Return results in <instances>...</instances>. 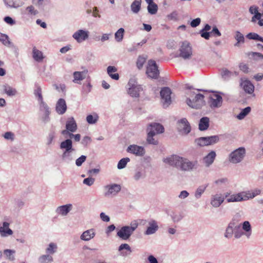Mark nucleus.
<instances>
[{"mask_svg":"<svg viewBox=\"0 0 263 263\" xmlns=\"http://www.w3.org/2000/svg\"><path fill=\"white\" fill-rule=\"evenodd\" d=\"M181 157L177 155H172L164 158L163 162L170 166L179 168Z\"/></svg>","mask_w":263,"mask_h":263,"instance_id":"obj_9","label":"nucleus"},{"mask_svg":"<svg viewBox=\"0 0 263 263\" xmlns=\"http://www.w3.org/2000/svg\"><path fill=\"white\" fill-rule=\"evenodd\" d=\"M9 223L8 222H4L2 226L0 227V235L2 237H6L13 234V231L10 229Z\"/></svg>","mask_w":263,"mask_h":263,"instance_id":"obj_24","label":"nucleus"},{"mask_svg":"<svg viewBox=\"0 0 263 263\" xmlns=\"http://www.w3.org/2000/svg\"><path fill=\"white\" fill-rule=\"evenodd\" d=\"M72 207L73 206L71 204L61 205L56 209L55 212L59 215L66 216L72 210Z\"/></svg>","mask_w":263,"mask_h":263,"instance_id":"obj_20","label":"nucleus"},{"mask_svg":"<svg viewBox=\"0 0 263 263\" xmlns=\"http://www.w3.org/2000/svg\"><path fill=\"white\" fill-rule=\"evenodd\" d=\"M54 138L55 133L54 132H51L50 133H49L48 136L47 138V145H49L51 144Z\"/></svg>","mask_w":263,"mask_h":263,"instance_id":"obj_61","label":"nucleus"},{"mask_svg":"<svg viewBox=\"0 0 263 263\" xmlns=\"http://www.w3.org/2000/svg\"><path fill=\"white\" fill-rule=\"evenodd\" d=\"M246 37L250 40H254L256 41H260L263 42V38L259 36L258 34L254 32L248 33Z\"/></svg>","mask_w":263,"mask_h":263,"instance_id":"obj_52","label":"nucleus"},{"mask_svg":"<svg viewBox=\"0 0 263 263\" xmlns=\"http://www.w3.org/2000/svg\"><path fill=\"white\" fill-rule=\"evenodd\" d=\"M206 145H212L217 143L219 140L218 136H212L205 137Z\"/></svg>","mask_w":263,"mask_h":263,"instance_id":"obj_40","label":"nucleus"},{"mask_svg":"<svg viewBox=\"0 0 263 263\" xmlns=\"http://www.w3.org/2000/svg\"><path fill=\"white\" fill-rule=\"evenodd\" d=\"M117 71V68L115 66H109L107 68V72L109 77L115 80H118L119 79V75L118 73H115Z\"/></svg>","mask_w":263,"mask_h":263,"instance_id":"obj_31","label":"nucleus"},{"mask_svg":"<svg viewBox=\"0 0 263 263\" xmlns=\"http://www.w3.org/2000/svg\"><path fill=\"white\" fill-rule=\"evenodd\" d=\"M14 134L11 132H6L3 135L5 139L11 141H13L14 140Z\"/></svg>","mask_w":263,"mask_h":263,"instance_id":"obj_59","label":"nucleus"},{"mask_svg":"<svg viewBox=\"0 0 263 263\" xmlns=\"http://www.w3.org/2000/svg\"><path fill=\"white\" fill-rule=\"evenodd\" d=\"M129 226L122 227L117 232V236L123 240H127L133 234Z\"/></svg>","mask_w":263,"mask_h":263,"instance_id":"obj_17","label":"nucleus"},{"mask_svg":"<svg viewBox=\"0 0 263 263\" xmlns=\"http://www.w3.org/2000/svg\"><path fill=\"white\" fill-rule=\"evenodd\" d=\"M228 227H230L232 229H236L237 228H240L241 223H239L237 220L233 219L229 223Z\"/></svg>","mask_w":263,"mask_h":263,"instance_id":"obj_57","label":"nucleus"},{"mask_svg":"<svg viewBox=\"0 0 263 263\" xmlns=\"http://www.w3.org/2000/svg\"><path fill=\"white\" fill-rule=\"evenodd\" d=\"M60 149L62 151L74 150L72 146V141L70 139H67L60 144Z\"/></svg>","mask_w":263,"mask_h":263,"instance_id":"obj_27","label":"nucleus"},{"mask_svg":"<svg viewBox=\"0 0 263 263\" xmlns=\"http://www.w3.org/2000/svg\"><path fill=\"white\" fill-rule=\"evenodd\" d=\"M241 86L245 92L249 94H252L254 91L253 84L249 80H246L242 81Z\"/></svg>","mask_w":263,"mask_h":263,"instance_id":"obj_26","label":"nucleus"},{"mask_svg":"<svg viewBox=\"0 0 263 263\" xmlns=\"http://www.w3.org/2000/svg\"><path fill=\"white\" fill-rule=\"evenodd\" d=\"M127 93L133 98H139L140 93L143 90L141 85L138 84L137 79L135 77L129 79L127 85Z\"/></svg>","mask_w":263,"mask_h":263,"instance_id":"obj_2","label":"nucleus"},{"mask_svg":"<svg viewBox=\"0 0 263 263\" xmlns=\"http://www.w3.org/2000/svg\"><path fill=\"white\" fill-rule=\"evenodd\" d=\"M193 55L192 50H174L171 53L172 58H179L183 60L190 59Z\"/></svg>","mask_w":263,"mask_h":263,"instance_id":"obj_11","label":"nucleus"},{"mask_svg":"<svg viewBox=\"0 0 263 263\" xmlns=\"http://www.w3.org/2000/svg\"><path fill=\"white\" fill-rule=\"evenodd\" d=\"M243 235L244 232L241 230H240V228H237L234 230V235L235 238L239 239Z\"/></svg>","mask_w":263,"mask_h":263,"instance_id":"obj_62","label":"nucleus"},{"mask_svg":"<svg viewBox=\"0 0 263 263\" xmlns=\"http://www.w3.org/2000/svg\"><path fill=\"white\" fill-rule=\"evenodd\" d=\"M178 129L181 134L187 135L191 132V126L186 118H182L178 121Z\"/></svg>","mask_w":263,"mask_h":263,"instance_id":"obj_12","label":"nucleus"},{"mask_svg":"<svg viewBox=\"0 0 263 263\" xmlns=\"http://www.w3.org/2000/svg\"><path fill=\"white\" fill-rule=\"evenodd\" d=\"M154 136V133L152 131H151L149 133L147 132L146 141L148 144L153 145L158 144V141L153 138Z\"/></svg>","mask_w":263,"mask_h":263,"instance_id":"obj_45","label":"nucleus"},{"mask_svg":"<svg viewBox=\"0 0 263 263\" xmlns=\"http://www.w3.org/2000/svg\"><path fill=\"white\" fill-rule=\"evenodd\" d=\"M222 103V98L218 94H213L210 97L209 104L212 108L220 107Z\"/></svg>","mask_w":263,"mask_h":263,"instance_id":"obj_13","label":"nucleus"},{"mask_svg":"<svg viewBox=\"0 0 263 263\" xmlns=\"http://www.w3.org/2000/svg\"><path fill=\"white\" fill-rule=\"evenodd\" d=\"M189 98L186 100V104L190 107L199 109L204 104V96L200 93H196L191 91L189 94Z\"/></svg>","mask_w":263,"mask_h":263,"instance_id":"obj_1","label":"nucleus"},{"mask_svg":"<svg viewBox=\"0 0 263 263\" xmlns=\"http://www.w3.org/2000/svg\"><path fill=\"white\" fill-rule=\"evenodd\" d=\"M239 68L241 71L245 73H248L249 71V68L247 64L241 63L239 65Z\"/></svg>","mask_w":263,"mask_h":263,"instance_id":"obj_64","label":"nucleus"},{"mask_svg":"<svg viewBox=\"0 0 263 263\" xmlns=\"http://www.w3.org/2000/svg\"><path fill=\"white\" fill-rule=\"evenodd\" d=\"M241 196L240 193L231 195L227 197V200L228 202L241 201H243V198L241 197Z\"/></svg>","mask_w":263,"mask_h":263,"instance_id":"obj_36","label":"nucleus"},{"mask_svg":"<svg viewBox=\"0 0 263 263\" xmlns=\"http://www.w3.org/2000/svg\"><path fill=\"white\" fill-rule=\"evenodd\" d=\"M198 167L197 161H190L188 159L181 157L178 170L184 172H191Z\"/></svg>","mask_w":263,"mask_h":263,"instance_id":"obj_3","label":"nucleus"},{"mask_svg":"<svg viewBox=\"0 0 263 263\" xmlns=\"http://www.w3.org/2000/svg\"><path fill=\"white\" fill-rule=\"evenodd\" d=\"M0 41L2 42L5 45H8L10 44V42L9 41L8 36L2 33H0Z\"/></svg>","mask_w":263,"mask_h":263,"instance_id":"obj_58","label":"nucleus"},{"mask_svg":"<svg viewBox=\"0 0 263 263\" xmlns=\"http://www.w3.org/2000/svg\"><path fill=\"white\" fill-rule=\"evenodd\" d=\"M99 116L96 113L93 115H89L86 117V121L90 124H93L97 122Z\"/></svg>","mask_w":263,"mask_h":263,"instance_id":"obj_42","label":"nucleus"},{"mask_svg":"<svg viewBox=\"0 0 263 263\" xmlns=\"http://www.w3.org/2000/svg\"><path fill=\"white\" fill-rule=\"evenodd\" d=\"M127 152L137 156H143L145 153V151L143 147L135 144L130 145L128 146Z\"/></svg>","mask_w":263,"mask_h":263,"instance_id":"obj_14","label":"nucleus"},{"mask_svg":"<svg viewBox=\"0 0 263 263\" xmlns=\"http://www.w3.org/2000/svg\"><path fill=\"white\" fill-rule=\"evenodd\" d=\"M208 187V185L204 184L199 186L198 187L194 193V197L196 199H200L202 195L204 193L205 191L206 190V187Z\"/></svg>","mask_w":263,"mask_h":263,"instance_id":"obj_32","label":"nucleus"},{"mask_svg":"<svg viewBox=\"0 0 263 263\" xmlns=\"http://www.w3.org/2000/svg\"><path fill=\"white\" fill-rule=\"evenodd\" d=\"M89 36V32L83 30H79L72 35L73 37L79 43L86 40Z\"/></svg>","mask_w":263,"mask_h":263,"instance_id":"obj_19","label":"nucleus"},{"mask_svg":"<svg viewBox=\"0 0 263 263\" xmlns=\"http://www.w3.org/2000/svg\"><path fill=\"white\" fill-rule=\"evenodd\" d=\"M2 88L4 92L9 97H13L17 94L16 89L7 84L2 85Z\"/></svg>","mask_w":263,"mask_h":263,"instance_id":"obj_28","label":"nucleus"},{"mask_svg":"<svg viewBox=\"0 0 263 263\" xmlns=\"http://www.w3.org/2000/svg\"><path fill=\"white\" fill-rule=\"evenodd\" d=\"M209 126V119L208 117L202 118L199 121V129L203 131L208 129Z\"/></svg>","mask_w":263,"mask_h":263,"instance_id":"obj_33","label":"nucleus"},{"mask_svg":"<svg viewBox=\"0 0 263 263\" xmlns=\"http://www.w3.org/2000/svg\"><path fill=\"white\" fill-rule=\"evenodd\" d=\"M251 107H247L242 109L240 112L237 116V118L239 120L243 119L251 111Z\"/></svg>","mask_w":263,"mask_h":263,"instance_id":"obj_46","label":"nucleus"},{"mask_svg":"<svg viewBox=\"0 0 263 263\" xmlns=\"http://www.w3.org/2000/svg\"><path fill=\"white\" fill-rule=\"evenodd\" d=\"M224 198L220 194H216L211 196L210 203L214 208H218L224 201Z\"/></svg>","mask_w":263,"mask_h":263,"instance_id":"obj_18","label":"nucleus"},{"mask_svg":"<svg viewBox=\"0 0 263 263\" xmlns=\"http://www.w3.org/2000/svg\"><path fill=\"white\" fill-rule=\"evenodd\" d=\"M168 21H176L178 20V14L176 11H174L166 16Z\"/></svg>","mask_w":263,"mask_h":263,"instance_id":"obj_55","label":"nucleus"},{"mask_svg":"<svg viewBox=\"0 0 263 263\" xmlns=\"http://www.w3.org/2000/svg\"><path fill=\"white\" fill-rule=\"evenodd\" d=\"M95 235V230L93 229H90L84 231L80 236V239L82 240L88 241L93 238Z\"/></svg>","mask_w":263,"mask_h":263,"instance_id":"obj_25","label":"nucleus"},{"mask_svg":"<svg viewBox=\"0 0 263 263\" xmlns=\"http://www.w3.org/2000/svg\"><path fill=\"white\" fill-rule=\"evenodd\" d=\"M216 157V152L214 151H211L202 159L203 163L206 167L210 166L214 162Z\"/></svg>","mask_w":263,"mask_h":263,"instance_id":"obj_21","label":"nucleus"},{"mask_svg":"<svg viewBox=\"0 0 263 263\" xmlns=\"http://www.w3.org/2000/svg\"><path fill=\"white\" fill-rule=\"evenodd\" d=\"M248 56L250 60L255 61H259L263 60V54L256 52H250L248 53Z\"/></svg>","mask_w":263,"mask_h":263,"instance_id":"obj_34","label":"nucleus"},{"mask_svg":"<svg viewBox=\"0 0 263 263\" xmlns=\"http://www.w3.org/2000/svg\"><path fill=\"white\" fill-rule=\"evenodd\" d=\"M147 10L150 14H155L157 12L158 6L154 2L150 3V4H148Z\"/></svg>","mask_w":263,"mask_h":263,"instance_id":"obj_47","label":"nucleus"},{"mask_svg":"<svg viewBox=\"0 0 263 263\" xmlns=\"http://www.w3.org/2000/svg\"><path fill=\"white\" fill-rule=\"evenodd\" d=\"M130 159L129 158H124L121 159L118 162L117 167L119 170H121L125 167L127 163L129 162Z\"/></svg>","mask_w":263,"mask_h":263,"instance_id":"obj_51","label":"nucleus"},{"mask_svg":"<svg viewBox=\"0 0 263 263\" xmlns=\"http://www.w3.org/2000/svg\"><path fill=\"white\" fill-rule=\"evenodd\" d=\"M146 73L152 79H157L159 76V70L158 66L154 60H150L148 61L146 67Z\"/></svg>","mask_w":263,"mask_h":263,"instance_id":"obj_6","label":"nucleus"},{"mask_svg":"<svg viewBox=\"0 0 263 263\" xmlns=\"http://www.w3.org/2000/svg\"><path fill=\"white\" fill-rule=\"evenodd\" d=\"M147 59V56L145 54L139 55L138 57V58L137 59L136 65L139 69H141L143 67V65L145 63Z\"/></svg>","mask_w":263,"mask_h":263,"instance_id":"obj_37","label":"nucleus"},{"mask_svg":"<svg viewBox=\"0 0 263 263\" xmlns=\"http://www.w3.org/2000/svg\"><path fill=\"white\" fill-rule=\"evenodd\" d=\"M163 126L159 123H153L150 124L147 128V132L152 131L154 133V135L163 133L164 132Z\"/></svg>","mask_w":263,"mask_h":263,"instance_id":"obj_22","label":"nucleus"},{"mask_svg":"<svg viewBox=\"0 0 263 263\" xmlns=\"http://www.w3.org/2000/svg\"><path fill=\"white\" fill-rule=\"evenodd\" d=\"M181 157L177 155H172L164 158L163 162L170 166L179 168Z\"/></svg>","mask_w":263,"mask_h":263,"instance_id":"obj_10","label":"nucleus"},{"mask_svg":"<svg viewBox=\"0 0 263 263\" xmlns=\"http://www.w3.org/2000/svg\"><path fill=\"white\" fill-rule=\"evenodd\" d=\"M38 260L40 263H49L53 261V257L49 254L42 255Z\"/></svg>","mask_w":263,"mask_h":263,"instance_id":"obj_41","label":"nucleus"},{"mask_svg":"<svg viewBox=\"0 0 263 263\" xmlns=\"http://www.w3.org/2000/svg\"><path fill=\"white\" fill-rule=\"evenodd\" d=\"M220 75L224 80L228 81L233 76V72L227 68H223L220 71Z\"/></svg>","mask_w":263,"mask_h":263,"instance_id":"obj_35","label":"nucleus"},{"mask_svg":"<svg viewBox=\"0 0 263 263\" xmlns=\"http://www.w3.org/2000/svg\"><path fill=\"white\" fill-rule=\"evenodd\" d=\"M77 129V125L73 117H70L68 119L66 124V129L63 130L61 134L63 135H68L69 134L76 132Z\"/></svg>","mask_w":263,"mask_h":263,"instance_id":"obj_8","label":"nucleus"},{"mask_svg":"<svg viewBox=\"0 0 263 263\" xmlns=\"http://www.w3.org/2000/svg\"><path fill=\"white\" fill-rule=\"evenodd\" d=\"M26 11H28V14L31 15H35L37 13V11L34 9L33 6H29L26 9Z\"/></svg>","mask_w":263,"mask_h":263,"instance_id":"obj_63","label":"nucleus"},{"mask_svg":"<svg viewBox=\"0 0 263 263\" xmlns=\"http://www.w3.org/2000/svg\"><path fill=\"white\" fill-rule=\"evenodd\" d=\"M171 90L168 87H164L161 89L160 96L164 107H167L171 104Z\"/></svg>","mask_w":263,"mask_h":263,"instance_id":"obj_7","label":"nucleus"},{"mask_svg":"<svg viewBox=\"0 0 263 263\" xmlns=\"http://www.w3.org/2000/svg\"><path fill=\"white\" fill-rule=\"evenodd\" d=\"M124 29L122 28H120L115 34V40L117 42H121L123 37Z\"/></svg>","mask_w":263,"mask_h":263,"instance_id":"obj_50","label":"nucleus"},{"mask_svg":"<svg viewBox=\"0 0 263 263\" xmlns=\"http://www.w3.org/2000/svg\"><path fill=\"white\" fill-rule=\"evenodd\" d=\"M58 247L57 244L51 242L49 244L48 247L46 249V252L47 253L53 254L57 252Z\"/></svg>","mask_w":263,"mask_h":263,"instance_id":"obj_48","label":"nucleus"},{"mask_svg":"<svg viewBox=\"0 0 263 263\" xmlns=\"http://www.w3.org/2000/svg\"><path fill=\"white\" fill-rule=\"evenodd\" d=\"M44 57H45L41 50H33V58L35 61L37 62H41Z\"/></svg>","mask_w":263,"mask_h":263,"instance_id":"obj_43","label":"nucleus"},{"mask_svg":"<svg viewBox=\"0 0 263 263\" xmlns=\"http://www.w3.org/2000/svg\"><path fill=\"white\" fill-rule=\"evenodd\" d=\"M121 186L117 183L107 184L103 187L104 196L107 198H112L120 192Z\"/></svg>","mask_w":263,"mask_h":263,"instance_id":"obj_5","label":"nucleus"},{"mask_svg":"<svg viewBox=\"0 0 263 263\" xmlns=\"http://www.w3.org/2000/svg\"><path fill=\"white\" fill-rule=\"evenodd\" d=\"M234 229L227 227L224 232V237L228 239L231 238L234 234Z\"/></svg>","mask_w":263,"mask_h":263,"instance_id":"obj_56","label":"nucleus"},{"mask_svg":"<svg viewBox=\"0 0 263 263\" xmlns=\"http://www.w3.org/2000/svg\"><path fill=\"white\" fill-rule=\"evenodd\" d=\"M241 197L243 198V201L247 200L249 199H252L254 197L252 196V191H249L247 192H241Z\"/></svg>","mask_w":263,"mask_h":263,"instance_id":"obj_54","label":"nucleus"},{"mask_svg":"<svg viewBox=\"0 0 263 263\" xmlns=\"http://www.w3.org/2000/svg\"><path fill=\"white\" fill-rule=\"evenodd\" d=\"M195 143L200 147L207 146L205 137H200L195 140Z\"/></svg>","mask_w":263,"mask_h":263,"instance_id":"obj_53","label":"nucleus"},{"mask_svg":"<svg viewBox=\"0 0 263 263\" xmlns=\"http://www.w3.org/2000/svg\"><path fill=\"white\" fill-rule=\"evenodd\" d=\"M74 151V150H69L62 151L63 152L61 155V158L62 161L66 163H69L72 161L73 160V157H72V153Z\"/></svg>","mask_w":263,"mask_h":263,"instance_id":"obj_30","label":"nucleus"},{"mask_svg":"<svg viewBox=\"0 0 263 263\" xmlns=\"http://www.w3.org/2000/svg\"><path fill=\"white\" fill-rule=\"evenodd\" d=\"M242 228L246 232V236L247 237H249L251 233V226L250 222L248 221H244L242 224Z\"/></svg>","mask_w":263,"mask_h":263,"instance_id":"obj_39","label":"nucleus"},{"mask_svg":"<svg viewBox=\"0 0 263 263\" xmlns=\"http://www.w3.org/2000/svg\"><path fill=\"white\" fill-rule=\"evenodd\" d=\"M39 104L40 110L41 111L43 112L42 120L44 122L46 123L49 120V115L50 114L49 107L44 101H41V102H40Z\"/></svg>","mask_w":263,"mask_h":263,"instance_id":"obj_15","label":"nucleus"},{"mask_svg":"<svg viewBox=\"0 0 263 263\" xmlns=\"http://www.w3.org/2000/svg\"><path fill=\"white\" fill-rule=\"evenodd\" d=\"M235 39L237 41L236 45L242 44L245 42V37L239 31H237L235 32Z\"/></svg>","mask_w":263,"mask_h":263,"instance_id":"obj_49","label":"nucleus"},{"mask_svg":"<svg viewBox=\"0 0 263 263\" xmlns=\"http://www.w3.org/2000/svg\"><path fill=\"white\" fill-rule=\"evenodd\" d=\"M55 110L59 115H63L67 110L66 101L63 99H60L55 105Z\"/></svg>","mask_w":263,"mask_h":263,"instance_id":"obj_23","label":"nucleus"},{"mask_svg":"<svg viewBox=\"0 0 263 263\" xmlns=\"http://www.w3.org/2000/svg\"><path fill=\"white\" fill-rule=\"evenodd\" d=\"M4 255L6 256V259L14 261L15 260L14 254L15 251L10 249H6L4 251Z\"/></svg>","mask_w":263,"mask_h":263,"instance_id":"obj_38","label":"nucleus"},{"mask_svg":"<svg viewBox=\"0 0 263 263\" xmlns=\"http://www.w3.org/2000/svg\"><path fill=\"white\" fill-rule=\"evenodd\" d=\"M246 154V149L241 147L232 152L229 156V161L233 164L238 163L242 161Z\"/></svg>","mask_w":263,"mask_h":263,"instance_id":"obj_4","label":"nucleus"},{"mask_svg":"<svg viewBox=\"0 0 263 263\" xmlns=\"http://www.w3.org/2000/svg\"><path fill=\"white\" fill-rule=\"evenodd\" d=\"M87 72V70H85L83 71H75L73 74L74 78L73 82L76 83H79L78 81L85 79Z\"/></svg>","mask_w":263,"mask_h":263,"instance_id":"obj_29","label":"nucleus"},{"mask_svg":"<svg viewBox=\"0 0 263 263\" xmlns=\"http://www.w3.org/2000/svg\"><path fill=\"white\" fill-rule=\"evenodd\" d=\"M86 160V156L84 155L81 156L79 158L76 159V165L79 167L82 165L83 163H84Z\"/></svg>","mask_w":263,"mask_h":263,"instance_id":"obj_60","label":"nucleus"},{"mask_svg":"<svg viewBox=\"0 0 263 263\" xmlns=\"http://www.w3.org/2000/svg\"><path fill=\"white\" fill-rule=\"evenodd\" d=\"M158 229L159 226L157 222L154 219H151L148 222V226L144 232V234L146 235L154 234L158 231Z\"/></svg>","mask_w":263,"mask_h":263,"instance_id":"obj_16","label":"nucleus"},{"mask_svg":"<svg viewBox=\"0 0 263 263\" xmlns=\"http://www.w3.org/2000/svg\"><path fill=\"white\" fill-rule=\"evenodd\" d=\"M141 8V2L135 1L131 5V9L134 13H138Z\"/></svg>","mask_w":263,"mask_h":263,"instance_id":"obj_44","label":"nucleus"}]
</instances>
